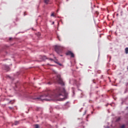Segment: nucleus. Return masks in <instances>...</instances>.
I'll return each instance as SVG.
<instances>
[{"label":"nucleus","instance_id":"nucleus-20","mask_svg":"<svg viewBox=\"0 0 128 128\" xmlns=\"http://www.w3.org/2000/svg\"><path fill=\"white\" fill-rule=\"evenodd\" d=\"M12 40V38H10V40Z\"/></svg>","mask_w":128,"mask_h":128},{"label":"nucleus","instance_id":"nucleus-13","mask_svg":"<svg viewBox=\"0 0 128 128\" xmlns=\"http://www.w3.org/2000/svg\"><path fill=\"white\" fill-rule=\"evenodd\" d=\"M51 16H54V14L52 13V14H51Z\"/></svg>","mask_w":128,"mask_h":128},{"label":"nucleus","instance_id":"nucleus-17","mask_svg":"<svg viewBox=\"0 0 128 128\" xmlns=\"http://www.w3.org/2000/svg\"><path fill=\"white\" fill-rule=\"evenodd\" d=\"M52 24H54V22H52Z\"/></svg>","mask_w":128,"mask_h":128},{"label":"nucleus","instance_id":"nucleus-2","mask_svg":"<svg viewBox=\"0 0 128 128\" xmlns=\"http://www.w3.org/2000/svg\"><path fill=\"white\" fill-rule=\"evenodd\" d=\"M56 82L60 84H61V86H64V82L60 74L56 76Z\"/></svg>","mask_w":128,"mask_h":128},{"label":"nucleus","instance_id":"nucleus-7","mask_svg":"<svg viewBox=\"0 0 128 128\" xmlns=\"http://www.w3.org/2000/svg\"><path fill=\"white\" fill-rule=\"evenodd\" d=\"M125 52H126V54H128V48H125Z\"/></svg>","mask_w":128,"mask_h":128},{"label":"nucleus","instance_id":"nucleus-12","mask_svg":"<svg viewBox=\"0 0 128 128\" xmlns=\"http://www.w3.org/2000/svg\"><path fill=\"white\" fill-rule=\"evenodd\" d=\"M43 60H48V58H46V56H44L43 57Z\"/></svg>","mask_w":128,"mask_h":128},{"label":"nucleus","instance_id":"nucleus-11","mask_svg":"<svg viewBox=\"0 0 128 128\" xmlns=\"http://www.w3.org/2000/svg\"><path fill=\"white\" fill-rule=\"evenodd\" d=\"M14 124H15V126H16V124H18V122L16 121V122H14Z\"/></svg>","mask_w":128,"mask_h":128},{"label":"nucleus","instance_id":"nucleus-8","mask_svg":"<svg viewBox=\"0 0 128 128\" xmlns=\"http://www.w3.org/2000/svg\"><path fill=\"white\" fill-rule=\"evenodd\" d=\"M120 128H126V125L122 124L120 126Z\"/></svg>","mask_w":128,"mask_h":128},{"label":"nucleus","instance_id":"nucleus-10","mask_svg":"<svg viewBox=\"0 0 128 128\" xmlns=\"http://www.w3.org/2000/svg\"><path fill=\"white\" fill-rule=\"evenodd\" d=\"M35 128H40L38 124H36L35 125Z\"/></svg>","mask_w":128,"mask_h":128},{"label":"nucleus","instance_id":"nucleus-15","mask_svg":"<svg viewBox=\"0 0 128 128\" xmlns=\"http://www.w3.org/2000/svg\"><path fill=\"white\" fill-rule=\"evenodd\" d=\"M49 60H54L52 58H49Z\"/></svg>","mask_w":128,"mask_h":128},{"label":"nucleus","instance_id":"nucleus-5","mask_svg":"<svg viewBox=\"0 0 128 128\" xmlns=\"http://www.w3.org/2000/svg\"><path fill=\"white\" fill-rule=\"evenodd\" d=\"M4 68L5 70H10V67L8 66H4Z\"/></svg>","mask_w":128,"mask_h":128},{"label":"nucleus","instance_id":"nucleus-14","mask_svg":"<svg viewBox=\"0 0 128 128\" xmlns=\"http://www.w3.org/2000/svg\"><path fill=\"white\" fill-rule=\"evenodd\" d=\"M57 38H58V40H60V36H58Z\"/></svg>","mask_w":128,"mask_h":128},{"label":"nucleus","instance_id":"nucleus-9","mask_svg":"<svg viewBox=\"0 0 128 128\" xmlns=\"http://www.w3.org/2000/svg\"><path fill=\"white\" fill-rule=\"evenodd\" d=\"M120 117H118L116 120V122H120Z\"/></svg>","mask_w":128,"mask_h":128},{"label":"nucleus","instance_id":"nucleus-18","mask_svg":"<svg viewBox=\"0 0 128 128\" xmlns=\"http://www.w3.org/2000/svg\"><path fill=\"white\" fill-rule=\"evenodd\" d=\"M48 84H50V82H48Z\"/></svg>","mask_w":128,"mask_h":128},{"label":"nucleus","instance_id":"nucleus-19","mask_svg":"<svg viewBox=\"0 0 128 128\" xmlns=\"http://www.w3.org/2000/svg\"><path fill=\"white\" fill-rule=\"evenodd\" d=\"M58 65H59V66H62V64H58Z\"/></svg>","mask_w":128,"mask_h":128},{"label":"nucleus","instance_id":"nucleus-6","mask_svg":"<svg viewBox=\"0 0 128 128\" xmlns=\"http://www.w3.org/2000/svg\"><path fill=\"white\" fill-rule=\"evenodd\" d=\"M44 2L46 4H48V2H50V0H44Z\"/></svg>","mask_w":128,"mask_h":128},{"label":"nucleus","instance_id":"nucleus-1","mask_svg":"<svg viewBox=\"0 0 128 128\" xmlns=\"http://www.w3.org/2000/svg\"><path fill=\"white\" fill-rule=\"evenodd\" d=\"M68 92H66L64 88H62L58 87L56 90L52 91L49 90L45 92V94L40 98H35L34 100H50L46 98H53L60 97V100H64L65 98H68Z\"/></svg>","mask_w":128,"mask_h":128},{"label":"nucleus","instance_id":"nucleus-4","mask_svg":"<svg viewBox=\"0 0 128 128\" xmlns=\"http://www.w3.org/2000/svg\"><path fill=\"white\" fill-rule=\"evenodd\" d=\"M66 56H70L71 58H74V54L71 51H68L66 53Z\"/></svg>","mask_w":128,"mask_h":128},{"label":"nucleus","instance_id":"nucleus-3","mask_svg":"<svg viewBox=\"0 0 128 128\" xmlns=\"http://www.w3.org/2000/svg\"><path fill=\"white\" fill-rule=\"evenodd\" d=\"M55 50L57 54H60V46H55Z\"/></svg>","mask_w":128,"mask_h":128},{"label":"nucleus","instance_id":"nucleus-16","mask_svg":"<svg viewBox=\"0 0 128 128\" xmlns=\"http://www.w3.org/2000/svg\"><path fill=\"white\" fill-rule=\"evenodd\" d=\"M9 108H10V110H12V108H12V107H9Z\"/></svg>","mask_w":128,"mask_h":128}]
</instances>
